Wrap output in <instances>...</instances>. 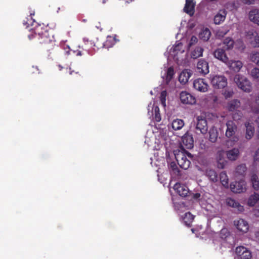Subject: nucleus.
I'll return each instance as SVG.
<instances>
[{
  "label": "nucleus",
  "instance_id": "nucleus-1",
  "mask_svg": "<svg viewBox=\"0 0 259 259\" xmlns=\"http://www.w3.org/2000/svg\"><path fill=\"white\" fill-rule=\"evenodd\" d=\"M23 24L30 32H32L28 35L29 39L35 38L40 44H48L53 40V35H51L47 30L43 28V26L36 22L32 17L24 21Z\"/></svg>",
  "mask_w": 259,
  "mask_h": 259
},
{
  "label": "nucleus",
  "instance_id": "nucleus-2",
  "mask_svg": "<svg viewBox=\"0 0 259 259\" xmlns=\"http://www.w3.org/2000/svg\"><path fill=\"white\" fill-rule=\"evenodd\" d=\"M175 158L179 165L184 169H187L190 166L193 156L191 153L185 150L175 151Z\"/></svg>",
  "mask_w": 259,
  "mask_h": 259
},
{
  "label": "nucleus",
  "instance_id": "nucleus-3",
  "mask_svg": "<svg viewBox=\"0 0 259 259\" xmlns=\"http://www.w3.org/2000/svg\"><path fill=\"white\" fill-rule=\"evenodd\" d=\"M185 47L181 42H176L175 45L170 48L168 47L164 55L167 58L168 60L173 59L175 60H179V56L184 53Z\"/></svg>",
  "mask_w": 259,
  "mask_h": 259
},
{
  "label": "nucleus",
  "instance_id": "nucleus-4",
  "mask_svg": "<svg viewBox=\"0 0 259 259\" xmlns=\"http://www.w3.org/2000/svg\"><path fill=\"white\" fill-rule=\"evenodd\" d=\"M234 80L238 87L242 91L246 92H250L251 91V83L246 77L237 74L234 76Z\"/></svg>",
  "mask_w": 259,
  "mask_h": 259
},
{
  "label": "nucleus",
  "instance_id": "nucleus-5",
  "mask_svg": "<svg viewBox=\"0 0 259 259\" xmlns=\"http://www.w3.org/2000/svg\"><path fill=\"white\" fill-rule=\"evenodd\" d=\"M147 114L150 118H152V119L156 122H159L161 120L159 108L154 101H152L148 104Z\"/></svg>",
  "mask_w": 259,
  "mask_h": 259
},
{
  "label": "nucleus",
  "instance_id": "nucleus-6",
  "mask_svg": "<svg viewBox=\"0 0 259 259\" xmlns=\"http://www.w3.org/2000/svg\"><path fill=\"white\" fill-rule=\"evenodd\" d=\"M210 82L214 89H223L227 85V79L222 75H215L210 76Z\"/></svg>",
  "mask_w": 259,
  "mask_h": 259
},
{
  "label": "nucleus",
  "instance_id": "nucleus-7",
  "mask_svg": "<svg viewBox=\"0 0 259 259\" xmlns=\"http://www.w3.org/2000/svg\"><path fill=\"white\" fill-rule=\"evenodd\" d=\"M234 225L237 230L243 234L246 233L249 230L248 223L243 219H237L234 221Z\"/></svg>",
  "mask_w": 259,
  "mask_h": 259
},
{
  "label": "nucleus",
  "instance_id": "nucleus-8",
  "mask_svg": "<svg viewBox=\"0 0 259 259\" xmlns=\"http://www.w3.org/2000/svg\"><path fill=\"white\" fill-rule=\"evenodd\" d=\"M181 102L184 104L194 105L196 102L195 97L186 91H183L180 94Z\"/></svg>",
  "mask_w": 259,
  "mask_h": 259
},
{
  "label": "nucleus",
  "instance_id": "nucleus-9",
  "mask_svg": "<svg viewBox=\"0 0 259 259\" xmlns=\"http://www.w3.org/2000/svg\"><path fill=\"white\" fill-rule=\"evenodd\" d=\"M194 89L200 92H206L208 91V84L203 79L198 78L195 79L193 83Z\"/></svg>",
  "mask_w": 259,
  "mask_h": 259
},
{
  "label": "nucleus",
  "instance_id": "nucleus-10",
  "mask_svg": "<svg viewBox=\"0 0 259 259\" xmlns=\"http://www.w3.org/2000/svg\"><path fill=\"white\" fill-rule=\"evenodd\" d=\"M215 160L217 166L219 168L223 169L227 165L228 161L225 157V151L223 149L219 150L215 155Z\"/></svg>",
  "mask_w": 259,
  "mask_h": 259
},
{
  "label": "nucleus",
  "instance_id": "nucleus-11",
  "mask_svg": "<svg viewBox=\"0 0 259 259\" xmlns=\"http://www.w3.org/2000/svg\"><path fill=\"white\" fill-rule=\"evenodd\" d=\"M236 253L237 259H250L251 257L250 251L244 246L237 247Z\"/></svg>",
  "mask_w": 259,
  "mask_h": 259
},
{
  "label": "nucleus",
  "instance_id": "nucleus-12",
  "mask_svg": "<svg viewBox=\"0 0 259 259\" xmlns=\"http://www.w3.org/2000/svg\"><path fill=\"white\" fill-rule=\"evenodd\" d=\"M231 190L236 193H240L246 190V182L244 180H241L239 181L232 183L230 184Z\"/></svg>",
  "mask_w": 259,
  "mask_h": 259
},
{
  "label": "nucleus",
  "instance_id": "nucleus-13",
  "mask_svg": "<svg viewBox=\"0 0 259 259\" xmlns=\"http://www.w3.org/2000/svg\"><path fill=\"white\" fill-rule=\"evenodd\" d=\"M197 131H199L202 134H205L207 131V123L206 120L202 116L197 117V123L196 126Z\"/></svg>",
  "mask_w": 259,
  "mask_h": 259
},
{
  "label": "nucleus",
  "instance_id": "nucleus-14",
  "mask_svg": "<svg viewBox=\"0 0 259 259\" xmlns=\"http://www.w3.org/2000/svg\"><path fill=\"white\" fill-rule=\"evenodd\" d=\"M225 64L230 70L235 72H239L243 66L242 62L239 60L228 59Z\"/></svg>",
  "mask_w": 259,
  "mask_h": 259
},
{
  "label": "nucleus",
  "instance_id": "nucleus-15",
  "mask_svg": "<svg viewBox=\"0 0 259 259\" xmlns=\"http://www.w3.org/2000/svg\"><path fill=\"white\" fill-rule=\"evenodd\" d=\"M246 38L254 47H259V35L255 31L251 30L247 32Z\"/></svg>",
  "mask_w": 259,
  "mask_h": 259
},
{
  "label": "nucleus",
  "instance_id": "nucleus-16",
  "mask_svg": "<svg viewBox=\"0 0 259 259\" xmlns=\"http://www.w3.org/2000/svg\"><path fill=\"white\" fill-rule=\"evenodd\" d=\"M182 147L190 149L193 147L194 141L192 136L188 133H186L182 138Z\"/></svg>",
  "mask_w": 259,
  "mask_h": 259
},
{
  "label": "nucleus",
  "instance_id": "nucleus-17",
  "mask_svg": "<svg viewBox=\"0 0 259 259\" xmlns=\"http://www.w3.org/2000/svg\"><path fill=\"white\" fill-rule=\"evenodd\" d=\"M174 74V70L172 67H169L165 71L164 75H165V76L164 77L162 76V77L166 84L169 86L174 85V83L172 79Z\"/></svg>",
  "mask_w": 259,
  "mask_h": 259
},
{
  "label": "nucleus",
  "instance_id": "nucleus-18",
  "mask_svg": "<svg viewBox=\"0 0 259 259\" xmlns=\"http://www.w3.org/2000/svg\"><path fill=\"white\" fill-rule=\"evenodd\" d=\"M174 190L181 196L186 197L188 193L189 189L188 187L184 185L177 183L174 186Z\"/></svg>",
  "mask_w": 259,
  "mask_h": 259
},
{
  "label": "nucleus",
  "instance_id": "nucleus-19",
  "mask_svg": "<svg viewBox=\"0 0 259 259\" xmlns=\"http://www.w3.org/2000/svg\"><path fill=\"white\" fill-rule=\"evenodd\" d=\"M226 202L228 206L234 208L238 212H242L244 211V207L234 199L228 198Z\"/></svg>",
  "mask_w": 259,
  "mask_h": 259
},
{
  "label": "nucleus",
  "instance_id": "nucleus-20",
  "mask_svg": "<svg viewBox=\"0 0 259 259\" xmlns=\"http://www.w3.org/2000/svg\"><path fill=\"white\" fill-rule=\"evenodd\" d=\"M192 74V72L190 70L184 69L179 74V81L181 84H185L188 82Z\"/></svg>",
  "mask_w": 259,
  "mask_h": 259
},
{
  "label": "nucleus",
  "instance_id": "nucleus-21",
  "mask_svg": "<svg viewBox=\"0 0 259 259\" xmlns=\"http://www.w3.org/2000/svg\"><path fill=\"white\" fill-rule=\"evenodd\" d=\"M226 136L228 138L232 137L236 132V125L233 121L229 120L226 123Z\"/></svg>",
  "mask_w": 259,
  "mask_h": 259
},
{
  "label": "nucleus",
  "instance_id": "nucleus-22",
  "mask_svg": "<svg viewBox=\"0 0 259 259\" xmlns=\"http://www.w3.org/2000/svg\"><path fill=\"white\" fill-rule=\"evenodd\" d=\"M197 69L199 73L202 74H206L209 72L208 64L204 59H201L197 63Z\"/></svg>",
  "mask_w": 259,
  "mask_h": 259
},
{
  "label": "nucleus",
  "instance_id": "nucleus-23",
  "mask_svg": "<svg viewBox=\"0 0 259 259\" xmlns=\"http://www.w3.org/2000/svg\"><path fill=\"white\" fill-rule=\"evenodd\" d=\"M184 121L183 120L177 118L173 120L170 124L168 125V128L172 131H179L181 130L184 126Z\"/></svg>",
  "mask_w": 259,
  "mask_h": 259
},
{
  "label": "nucleus",
  "instance_id": "nucleus-24",
  "mask_svg": "<svg viewBox=\"0 0 259 259\" xmlns=\"http://www.w3.org/2000/svg\"><path fill=\"white\" fill-rule=\"evenodd\" d=\"M227 11L225 9H221L219 11L214 17V23L216 25H219L223 23L226 17Z\"/></svg>",
  "mask_w": 259,
  "mask_h": 259
},
{
  "label": "nucleus",
  "instance_id": "nucleus-25",
  "mask_svg": "<svg viewBox=\"0 0 259 259\" xmlns=\"http://www.w3.org/2000/svg\"><path fill=\"white\" fill-rule=\"evenodd\" d=\"M248 18L251 22L259 25V9H254L251 10L249 12Z\"/></svg>",
  "mask_w": 259,
  "mask_h": 259
},
{
  "label": "nucleus",
  "instance_id": "nucleus-26",
  "mask_svg": "<svg viewBox=\"0 0 259 259\" xmlns=\"http://www.w3.org/2000/svg\"><path fill=\"white\" fill-rule=\"evenodd\" d=\"M214 57L218 60L221 61L224 63H226L228 60L225 51L221 49H218L213 52Z\"/></svg>",
  "mask_w": 259,
  "mask_h": 259
},
{
  "label": "nucleus",
  "instance_id": "nucleus-27",
  "mask_svg": "<svg viewBox=\"0 0 259 259\" xmlns=\"http://www.w3.org/2000/svg\"><path fill=\"white\" fill-rule=\"evenodd\" d=\"M240 151L238 148H234L226 152L227 158L230 161H235L239 157Z\"/></svg>",
  "mask_w": 259,
  "mask_h": 259
},
{
  "label": "nucleus",
  "instance_id": "nucleus-28",
  "mask_svg": "<svg viewBox=\"0 0 259 259\" xmlns=\"http://www.w3.org/2000/svg\"><path fill=\"white\" fill-rule=\"evenodd\" d=\"M195 3L193 0H186V4L184 8V11L190 16H192L194 13Z\"/></svg>",
  "mask_w": 259,
  "mask_h": 259
},
{
  "label": "nucleus",
  "instance_id": "nucleus-29",
  "mask_svg": "<svg viewBox=\"0 0 259 259\" xmlns=\"http://www.w3.org/2000/svg\"><path fill=\"white\" fill-rule=\"evenodd\" d=\"M246 127L245 138L247 140H250L252 138L254 133V127L253 125L249 122L245 123Z\"/></svg>",
  "mask_w": 259,
  "mask_h": 259
},
{
  "label": "nucleus",
  "instance_id": "nucleus-30",
  "mask_svg": "<svg viewBox=\"0 0 259 259\" xmlns=\"http://www.w3.org/2000/svg\"><path fill=\"white\" fill-rule=\"evenodd\" d=\"M182 222L186 226H190L194 219V215L190 212H186L184 214L181 215Z\"/></svg>",
  "mask_w": 259,
  "mask_h": 259
},
{
  "label": "nucleus",
  "instance_id": "nucleus-31",
  "mask_svg": "<svg viewBox=\"0 0 259 259\" xmlns=\"http://www.w3.org/2000/svg\"><path fill=\"white\" fill-rule=\"evenodd\" d=\"M204 49L200 46L195 47L191 52V57L193 59H197L199 57H202Z\"/></svg>",
  "mask_w": 259,
  "mask_h": 259
},
{
  "label": "nucleus",
  "instance_id": "nucleus-32",
  "mask_svg": "<svg viewBox=\"0 0 259 259\" xmlns=\"http://www.w3.org/2000/svg\"><path fill=\"white\" fill-rule=\"evenodd\" d=\"M118 41L115 38V36H108L106 41L103 45V48L109 49L112 47Z\"/></svg>",
  "mask_w": 259,
  "mask_h": 259
},
{
  "label": "nucleus",
  "instance_id": "nucleus-33",
  "mask_svg": "<svg viewBox=\"0 0 259 259\" xmlns=\"http://www.w3.org/2000/svg\"><path fill=\"white\" fill-rule=\"evenodd\" d=\"M169 169L171 174L175 177L179 178L180 176V170L174 162H171L169 165Z\"/></svg>",
  "mask_w": 259,
  "mask_h": 259
},
{
  "label": "nucleus",
  "instance_id": "nucleus-34",
  "mask_svg": "<svg viewBox=\"0 0 259 259\" xmlns=\"http://www.w3.org/2000/svg\"><path fill=\"white\" fill-rule=\"evenodd\" d=\"M211 36V32L209 29L206 28L202 29L199 33V38L203 41H207Z\"/></svg>",
  "mask_w": 259,
  "mask_h": 259
},
{
  "label": "nucleus",
  "instance_id": "nucleus-35",
  "mask_svg": "<svg viewBox=\"0 0 259 259\" xmlns=\"http://www.w3.org/2000/svg\"><path fill=\"white\" fill-rule=\"evenodd\" d=\"M240 106V102L238 100L231 101L228 104L227 108L230 111H236Z\"/></svg>",
  "mask_w": 259,
  "mask_h": 259
},
{
  "label": "nucleus",
  "instance_id": "nucleus-36",
  "mask_svg": "<svg viewBox=\"0 0 259 259\" xmlns=\"http://www.w3.org/2000/svg\"><path fill=\"white\" fill-rule=\"evenodd\" d=\"M218 137V132L217 128L211 127L209 131V140L210 142L214 143L216 142Z\"/></svg>",
  "mask_w": 259,
  "mask_h": 259
},
{
  "label": "nucleus",
  "instance_id": "nucleus-37",
  "mask_svg": "<svg viewBox=\"0 0 259 259\" xmlns=\"http://www.w3.org/2000/svg\"><path fill=\"white\" fill-rule=\"evenodd\" d=\"M250 182L253 188L255 190H259V180L257 176L255 174H252L250 177Z\"/></svg>",
  "mask_w": 259,
  "mask_h": 259
},
{
  "label": "nucleus",
  "instance_id": "nucleus-38",
  "mask_svg": "<svg viewBox=\"0 0 259 259\" xmlns=\"http://www.w3.org/2000/svg\"><path fill=\"white\" fill-rule=\"evenodd\" d=\"M258 201H259V194L258 193H254L248 198L247 204L249 206H253Z\"/></svg>",
  "mask_w": 259,
  "mask_h": 259
},
{
  "label": "nucleus",
  "instance_id": "nucleus-39",
  "mask_svg": "<svg viewBox=\"0 0 259 259\" xmlns=\"http://www.w3.org/2000/svg\"><path fill=\"white\" fill-rule=\"evenodd\" d=\"M206 176L210 181L215 182L218 181V178L217 172L213 169H207L206 171Z\"/></svg>",
  "mask_w": 259,
  "mask_h": 259
},
{
  "label": "nucleus",
  "instance_id": "nucleus-40",
  "mask_svg": "<svg viewBox=\"0 0 259 259\" xmlns=\"http://www.w3.org/2000/svg\"><path fill=\"white\" fill-rule=\"evenodd\" d=\"M234 44L233 40L230 37H227L223 41V47L226 50H230L233 48Z\"/></svg>",
  "mask_w": 259,
  "mask_h": 259
},
{
  "label": "nucleus",
  "instance_id": "nucleus-41",
  "mask_svg": "<svg viewBox=\"0 0 259 259\" xmlns=\"http://www.w3.org/2000/svg\"><path fill=\"white\" fill-rule=\"evenodd\" d=\"M221 182L225 187H228V177L225 171H222L220 175Z\"/></svg>",
  "mask_w": 259,
  "mask_h": 259
},
{
  "label": "nucleus",
  "instance_id": "nucleus-42",
  "mask_svg": "<svg viewBox=\"0 0 259 259\" xmlns=\"http://www.w3.org/2000/svg\"><path fill=\"white\" fill-rule=\"evenodd\" d=\"M246 170V167L245 164H241L237 166L236 168L235 175L237 176H243Z\"/></svg>",
  "mask_w": 259,
  "mask_h": 259
},
{
  "label": "nucleus",
  "instance_id": "nucleus-43",
  "mask_svg": "<svg viewBox=\"0 0 259 259\" xmlns=\"http://www.w3.org/2000/svg\"><path fill=\"white\" fill-rule=\"evenodd\" d=\"M250 60L259 66V52H252L250 55Z\"/></svg>",
  "mask_w": 259,
  "mask_h": 259
},
{
  "label": "nucleus",
  "instance_id": "nucleus-44",
  "mask_svg": "<svg viewBox=\"0 0 259 259\" xmlns=\"http://www.w3.org/2000/svg\"><path fill=\"white\" fill-rule=\"evenodd\" d=\"M250 74L253 79L259 81V68L256 67L253 68L251 70Z\"/></svg>",
  "mask_w": 259,
  "mask_h": 259
},
{
  "label": "nucleus",
  "instance_id": "nucleus-45",
  "mask_svg": "<svg viewBox=\"0 0 259 259\" xmlns=\"http://www.w3.org/2000/svg\"><path fill=\"white\" fill-rule=\"evenodd\" d=\"M198 41L196 36L192 35L190 39L187 40V47L190 49L193 45L196 44Z\"/></svg>",
  "mask_w": 259,
  "mask_h": 259
},
{
  "label": "nucleus",
  "instance_id": "nucleus-46",
  "mask_svg": "<svg viewBox=\"0 0 259 259\" xmlns=\"http://www.w3.org/2000/svg\"><path fill=\"white\" fill-rule=\"evenodd\" d=\"M166 97H167V93L165 91H163L161 92L160 94V100L161 103L162 105L163 106V107H166Z\"/></svg>",
  "mask_w": 259,
  "mask_h": 259
},
{
  "label": "nucleus",
  "instance_id": "nucleus-47",
  "mask_svg": "<svg viewBox=\"0 0 259 259\" xmlns=\"http://www.w3.org/2000/svg\"><path fill=\"white\" fill-rule=\"evenodd\" d=\"M226 9L229 11H232L236 10L239 7V5L236 4L235 2L228 3L226 4Z\"/></svg>",
  "mask_w": 259,
  "mask_h": 259
},
{
  "label": "nucleus",
  "instance_id": "nucleus-48",
  "mask_svg": "<svg viewBox=\"0 0 259 259\" xmlns=\"http://www.w3.org/2000/svg\"><path fill=\"white\" fill-rule=\"evenodd\" d=\"M251 238L259 243V229L255 230L252 234L250 235Z\"/></svg>",
  "mask_w": 259,
  "mask_h": 259
},
{
  "label": "nucleus",
  "instance_id": "nucleus-49",
  "mask_svg": "<svg viewBox=\"0 0 259 259\" xmlns=\"http://www.w3.org/2000/svg\"><path fill=\"white\" fill-rule=\"evenodd\" d=\"M229 235V232L227 229L223 228L220 232V236L223 239L226 238Z\"/></svg>",
  "mask_w": 259,
  "mask_h": 259
},
{
  "label": "nucleus",
  "instance_id": "nucleus-50",
  "mask_svg": "<svg viewBox=\"0 0 259 259\" xmlns=\"http://www.w3.org/2000/svg\"><path fill=\"white\" fill-rule=\"evenodd\" d=\"M236 48L243 50L244 48V44L241 40H238L234 44Z\"/></svg>",
  "mask_w": 259,
  "mask_h": 259
},
{
  "label": "nucleus",
  "instance_id": "nucleus-51",
  "mask_svg": "<svg viewBox=\"0 0 259 259\" xmlns=\"http://www.w3.org/2000/svg\"><path fill=\"white\" fill-rule=\"evenodd\" d=\"M234 92L232 89H226L225 90L223 95L226 98H230L233 96Z\"/></svg>",
  "mask_w": 259,
  "mask_h": 259
},
{
  "label": "nucleus",
  "instance_id": "nucleus-52",
  "mask_svg": "<svg viewBox=\"0 0 259 259\" xmlns=\"http://www.w3.org/2000/svg\"><path fill=\"white\" fill-rule=\"evenodd\" d=\"M193 198L196 200L199 201V202H201L202 197L200 193H196L193 194Z\"/></svg>",
  "mask_w": 259,
  "mask_h": 259
},
{
  "label": "nucleus",
  "instance_id": "nucleus-53",
  "mask_svg": "<svg viewBox=\"0 0 259 259\" xmlns=\"http://www.w3.org/2000/svg\"><path fill=\"white\" fill-rule=\"evenodd\" d=\"M242 116V114L241 112H236L233 115V118L235 120H238L241 118Z\"/></svg>",
  "mask_w": 259,
  "mask_h": 259
},
{
  "label": "nucleus",
  "instance_id": "nucleus-54",
  "mask_svg": "<svg viewBox=\"0 0 259 259\" xmlns=\"http://www.w3.org/2000/svg\"><path fill=\"white\" fill-rule=\"evenodd\" d=\"M253 159L255 161H259V148L256 151L253 157Z\"/></svg>",
  "mask_w": 259,
  "mask_h": 259
},
{
  "label": "nucleus",
  "instance_id": "nucleus-55",
  "mask_svg": "<svg viewBox=\"0 0 259 259\" xmlns=\"http://www.w3.org/2000/svg\"><path fill=\"white\" fill-rule=\"evenodd\" d=\"M83 41L84 42L85 44H87L88 43H90L91 47L93 46H95V45L94 44L93 42H92L91 41H89V39L87 37H84L83 38Z\"/></svg>",
  "mask_w": 259,
  "mask_h": 259
},
{
  "label": "nucleus",
  "instance_id": "nucleus-56",
  "mask_svg": "<svg viewBox=\"0 0 259 259\" xmlns=\"http://www.w3.org/2000/svg\"><path fill=\"white\" fill-rule=\"evenodd\" d=\"M244 4L251 5L253 4L254 0H240Z\"/></svg>",
  "mask_w": 259,
  "mask_h": 259
},
{
  "label": "nucleus",
  "instance_id": "nucleus-57",
  "mask_svg": "<svg viewBox=\"0 0 259 259\" xmlns=\"http://www.w3.org/2000/svg\"><path fill=\"white\" fill-rule=\"evenodd\" d=\"M255 122L257 125V135L259 138V116L257 117V118L255 120Z\"/></svg>",
  "mask_w": 259,
  "mask_h": 259
},
{
  "label": "nucleus",
  "instance_id": "nucleus-58",
  "mask_svg": "<svg viewBox=\"0 0 259 259\" xmlns=\"http://www.w3.org/2000/svg\"><path fill=\"white\" fill-rule=\"evenodd\" d=\"M254 214L256 217H259V205L257 206L253 210Z\"/></svg>",
  "mask_w": 259,
  "mask_h": 259
},
{
  "label": "nucleus",
  "instance_id": "nucleus-59",
  "mask_svg": "<svg viewBox=\"0 0 259 259\" xmlns=\"http://www.w3.org/2000/svg\"><path fill=\"white\" fill-rule=\"evenodd\" d=\"M227 31H219L217 32V35L218 36H223L227 33Z\"/></svg>",
  "mask_w": 259,
  "mask_h": 259
},
{
  "label": "nucleus",
  "instance_id": "nucleus-60",
  "mask_svg": "<svg viewBox=\"0 0 259 259\" xmlns=\"http://www.w3.org/2000/svg\"><path fill=\"white\" fill-rule=\"evenodd\" d=\"M64 49L65 52V54L67 55H69V52L70 51V48L68 46H67L66 47L64 48Z\"/></svg>",
  "mask_w": 259,
  "mask_h": 259
},
{
  "label": "nucleus",
  "instance_id": "nucleus-61",
  "mask_svg": "<svg viewBox=\"0 0 259 259\" xmlns=\"http://www.w3.org/2000/svg\"><path fill=\"white\" fill-rule=\"evenodd\" d=\"M251 111L253 112H254V113H257L259 112V107H257L256 108H251Z\"/></svg>",
  "mask_w": 259,
  "mask_h": 259
},
{
  "label": "nucleus",
  "instance_id": "nucleus-62",
  "mask_svg": "<svg viewBox=\"0 0 259 259\" xmlns=\"http://www.w3.org/2000/svg\"><path fill=\"white\" fill-rule=\"evenodd\" d=\"M255 102L257 105H259V94L257 96V98L256 99Z\"/></svg>",
  "mask_w": 259,
  "mask_h": 259
},
{
  "label": "nucleus",
  "instance_id": "nucleus-63",
  "mask_svg": "<svg viewBox=\"0 0 259 259\" xmlns=\"http://www.w3.org/2000/svg\"><path fill=\"white\" fill-rule=\"evenodd\" d=\"M76 55L78 56H80L82 55V54H81V52L80 51H77V54H76Z\"/></svg>",
  "mask_w": 259,
  "mask_h": 259
},
{
  "label": "nucleus",
  "instance_id": "nucleus-64",
  "mask_svg": "<svg viewBox=\"0 0 259 259\" xmlns=\"http://www.w3.org/2000/svg\"><path fill=\"white\" fill-rule=\"evenodd\" d=\"M145 142L146 143H147L148 145H149V144H150V143H149V140H148L146 139V140H145Z\"/></svg>",
  "mask_w": 259,
  "mask_h": 259
}]
</instances>
